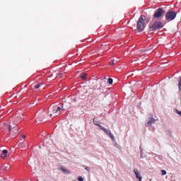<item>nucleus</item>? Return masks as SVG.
<instances>
[{
	"label": "nucleus",
	"mask_w": 181,
	"mask_h": 181,
	"mask_svg": "<svg viewBox=\"0 0 181 181\" xmlns=\"http://www.w3.org/2000/svg\"><path fill=\"white\" fill-rule=\"evenodd\" d=\"M145 21H146L145 16H141L139 17L136 24V29L139 33L144 32L145 29Z\"/></svg>",
	"instance_id": "f257e3e1"
},
{
	"label": "nucleus",
	"mask_w": 181,
	"mask_h": 181,
	"mask_svg": "<svg viewBox=\"0 0 181 181\" xmlns=\"http://www.w3.org/2000/svg\"><path fill=\"white\" fill-rule=\"evenodd\" d=\"M163 28V24L160 21H156L153 24L148 25L149 32H156V30H160Z\"/></svg>",
	"instance_id": "f03ea898"
},
{
	"label": "nucleus",
	"mask_w": 181,
	"mask_h": 181,
	"mask_svg": "<svg viewBox=\"0 0 181 181\" xmlns=\"http://www.w3.org/2000/svg\"><path fill=\"white\" fill-rule=\"evenodd\" d=\"M45 115H46V112L43 111V110H39V112L36 114L35 121L36 122H45L46 120L45 119Z\"/></svg>",
	"instance_id": "7ed1b4c3"
},
{
	"label": "nucleus",
	"mask_w": 181,
	"mask_h": 181,
	"mask_svg": "<svg viewBox=\"0 0 181 181\" xmlns=\"http://www.w3.org/2000/svg\"><path fill=\"white\" fill-rule=\"evenodd\" d=\"M177 13L173 11H168L165 14V19L166 21H174L176 18Z\"/></svg>",
	"instance_id": "20e7f679"
},
{
	"label": "nucleus",
	"mask_w": 181,
	"mask_h": 181,
	"mask_svg": "<svg viewBox=\"0 0 181 181\" xmlns=\"http://www.w3.org/2000/svg\"><path fill=\"white\" fill-rule=\"evenodd\" d=\"M163 13H165V9H163V8H158L156 10L153 14V18L159 19V18L162 17V15H163Z\"/></svg>",
	"instance_id": "39448f33"
},
{
	"label": "nucleus",
	"mask_w": 181,
	"mask_h": 181,
	"mask_svg": "<svg viewBox=\"0 0 181 181\" xmlns=\"http://www.w3.org/2000/svg\"><path fill=\"white\" fill-rule=\"evenodd\" d=\"M103 132L106 134V135H108L110 138H111L112 141H115V137H114V135H112V133H111V131H110L108 129H103Z\"/></svg>",
	"instance_id": "423d86ee"
},
{
	"label": "nucleus",
	"mask_w": 181,
	"mask_h": 181,
	"mask_svg": "<svg viewBox=\"0 0 181 181\" xmlns=\"http://www.w3.org/2000/svg\"><path fill=\"white\" fill-rule=\"evenodd\" d=\"M156 119L153 117L148 118L147 122L146 123V127H152V124H155Z\"/></svg>",
	"instance_id": "0eeeda50"
},
{
	"label": "nucleus",
	"mask_w": 181,
	"mask_h": 181,
	"mask_svg": "<svg viewBox=\"0 0 181 181\" xmlns=\"http://www.w3.org/2000/svg\"><path fill=\"white\" fill-rule=\"evenodd\" d=\"M50 110L53 112V114H58V112H59L62 110V107H58L56 109V106H54V107H51Z\"/></svg>",
	"instance_id": "6e6552de"
},
{
	"label": "nucleus",
	"mask_w": 181,
	"mask_h": 181,
	"mask_svg": "<svg viewBox=\"0 0 181 181\" xmlns=\"http://www.w3.org/2000/svg\"><path fill=\"white\" fill-rule=\"evenodd\" d=\"M134 174L136 175V179H139V181H142V176L141 175V173L138 172V170L135 169L134 170Z\"/></svg>",
	"instance_id": "1a4fd4ad"
},
{
	"label": "nucleus",
	"mask_w": 181,
	"mask_h": 181,
	"mask_svg": "<svg viewBox=\"0 0 181 181\" xmlns=\"http://www.w3.org/2000/svg\"><path fill=\"white\" fill-rule=\"evenodd\" d=\"M1 156L4 159H5V158H6V156H8V150H6V149L3 150L1 152Z\"/></svg>",
	"instance_id": "9d476101"
},
{
	"label": "nucleus",
	"mask_w": 181,
	"mask_h": 181,
	"mask_svg": "<svg viewBox=\"0 0 181 181\" xmlns=\"http://www.w3.org/2000/svg\"><path fill=\"white\" fill-rule=\"evenodd\" d=\"M59 170H62L63 173H65V175H69L70 173V170H69L63 167L59 168Z\"/></svg>",
	"instance_id": "9b49d317"
},
{
	"label": "nucleus",
	"mask_w": 181,
	"mask_h": 181,
	"mask_svg": "<svg viewBox=\"0 0 181 181\" xmlns=\"http://www.w3.org/2000/svg\"><path fill=\"white\" fill-rule=\"evenodd\" d=\"M19 146H20V148H21L22 149H25V148H26V143L21 142V143L19 144Z\"/></svg>",
	"instance_id": "f8f14e48"
},
{
	"label": "nucleus",
	"mask_w": 181,
	"mask_h": 181,
	"mask_svg": "<svg viewBox=\"0 0 181 181\" xmlns=\"http://www.w3.org/2000/svg\"><path fill=\"white\" fill-rule=\"evenodd\" d=\"M178 88H179V91H181V76H180L178 80Z\"/></svg>",
	"instance_id": "ddd939ff"
},
{
	"label": "nucleus",
	"mask_w": 181,
	"mask_h": 181,
	"mask_svg": "<svg viewBox=\"0 0 181 181\" xmlns=\"http://www.w3.org/2000/svg\"><path fill=\"white\" fill-rule=\"evenodd\" d=\"M86 77H87V74H81V78H82L83 80H86Z\"/></svg>",
	"instance_id": "4468645a"
},
{
	"label": "nucleus",
	"mask_w": 181,
	"mask_h": 181,
	"mask_svg": "<svg viewBox=\"0 0 181 181\" xmlns=\"http://www.w3.org/2000/svg\"><path fill=\"white\" fill-rule=\"evenodd\" d=\"M113 145L115 146V148H117V149H121V146H119L117 142H115Z\"/></svg>",
	"instance_id": "2eb2a0df"
},
{
	"label": "nucleus",
	"mask_w": 181,
	"mask_h": 181,
	"mask_svg": "<svg viewBox=\"0 0 181 181\" xmlns=\"http://www.w3.org/2000/svg\"><path fill=\"white\" fill-rule=\"evenodd\" d=\"M112 83H114V80H112V78H109L107 79V83L108 84H112Z\"/></svg>",
	"instance_id": "dca6fc26"
},
{
	"label": "nucleus",
	"mask_w": 181,
	"mask_h": 181,
	"mask_svg": "<svg viewBox=\"0 0 181 181\" xmlns=\"http://www.w3.org/2000/svg\"><path fill=\"white\" fill-rule=\"evenodd\" d=\"M93 124L94 125H96V127L100 125L99 122L95 121V118H93Z\"/></svg>",
	"instance_id": "f3484780"
},
{
	"label": "nucleus",
	"mask_w": 181,
	"mask_h": 181,
	"mask_svg": "<svg viewBox=\"0 0 181 181\" xmlns=\"http://www.w3.org/2000/svg\"><path fill=\"white\" fill-rule=\"evenodd\" d=\"M12 128H13V129H15V128H16V127L15 125H13V126L10 125L8 127V131H12Z\"/></svg>",
	"instance_id": "a211bd4d"
},
{
	"label": "nucleus",
	"mask_w": 181,
	"mask_h": 181,
	"mask_svg": "<svg viewBox=\"0 0 181 181\" xmlns=\"http://www.w3.org/2000/svg\"><path fill=\"white\" fill-rule=\"evenodd\" d=\"M40 86H42V83H39L35 86L34 88L37 89L40 88Z\"/></svg>",
	"instance_id": "6ab92c4d"
},
{
	"label": "nucleus",
	"mask_w": 181,
	"mask_h": 181,
	"mask_svg": "<svg viewBox=\"0 0 181 181\" xmlns=\"http://www.w3.org/2000/svg\"><path fill=\"white\" fill-rule=\"evenodd\" d=\"M151 18H152V16H148V17H147V18H146L147 23H149V22H151Z\"/></svg>",
	"instance_id": "aec40b11"
},
{
	"label": "nucleus",
	"mask_w": 181,
	"mask_h": 181,
	"mask_svg": "<svg viewBox=\"0 0 181 181\" xmlns=\"http://www.w3.org/2000/svg\"><path fill=\"white\" fill-rule=\"evenodd\" d=\"M166 170H161V175H162V176H165V175H166Z\"/></svg>",
	"instance_id": "412c9836"
},
{
	"label": "nucleus",
	"mask_w": 181,
	"mask_h": 181,
	"mask_svg": "<svg viewBox=\"0 0 181 181\" xmlns=\"http://www.w3.org/2000/svg\"><path fill=\"white\" fill-rule=\"evenodd\" d=\"M78 181H84V178H83V177H81V176H79V177H78Z\"/></svg>",
	"instance_id": "4be33fe9"
},
{
	"label": "nucleus",
	"mask_w": 181,
	"mask_h": 181,
	"mask_svg": "<svg viewBox=\"0 0 181 181\" xmlns=\"http://www.w3.org/2000/svg\"><path fill=\"white\" fill-rule=\"evenodd\" d=\"M98 127H99V129H102V131H103L104 129L105 128V127H103V126L100 125V124H99Z\"/></svg>",
	"instance_id": "5701e85b"
},
{
	"label": "nucleus",
	"mask_w": 181,
	"mask_h": 181,
	"mask_svg": "<svg viewBox=\"0 0 181 181\" xmlns=\"http://www.w3.org/2000/svg\"><path fill=\"white\" fill-rule=\"evenodd\" d=\"M6 169H8V164L4 165L3 166V170H6Z\"/></svg>",
	"instance_id": "b1692460"
},
{
	"label": "nucleus",
	"mask_w": 181,
	"mask_h": 181,
	"mask_svg": "<svg viewBox=\"0 0 181 181\" xmlns=\"http://www.w3.org/2000/svg\"><path fill=\"white\" fill-rule=\"evenodd\" d=\"M85 169H86V170H87V172H89V173H90V167L86 166V167H85Z\"/></svg>",
	"instance_id": "393cba45"
},
{
	"label": "nucleus",
	"mask_w": 181,
	"mask_h": 181,
	"mask_svg": "<svg viewBox=\"0 0 181 181\" xmlns=\"http://www.w3.org/2000/svg\"><path fill=\"white\" fill-rule=\"evenodd\" d=\"M140 158H141V159L144 158V152L142 151L141 153H140Z\"/></svg>",
	"instance_id": "a878e982"
},
{
	"label": "nucleus",
	"mask_w": 181,
	"mask_h": 181,
	"mask_svg": "<svg viewBox=\"0 0 181 181\" xmlns=\"http://www.w3.org/2000/svg\"><path fill=\"white\" fill-rule=\"evenodd\" d=\"M139 149H140V153L144 152V148H142V147H140Z\"/></svg>",
	"instance_id": "bb28decb"
},
{
	"label": "nucleus",
	"mask_w": 181,
	"mask_h": 181,
	"mask_svg": "<svg viewBox=\"0 0 181 181\" xmlns=\"http://www.w3.org/2000/svg\"><path fill=\"white\" fill-rule=\"evenodd\" d=\"M110 66H114V60L112 61V62L110 63Z\"/></svg>",
	"instance_id": "cd10ccee"
},
{
	"label": "nucleus",
	"mask_w": 181,
	"mask_h": 181,
	"mask_svg": "<svg viewBox=\"0 0 181 181\" xmlns=\"http://www.w3.org/2000/svg\"><path fill=\"white\" fill-rule=\"evenodd\" d=\"M62 76V74H59V78H62L63 76Z\"/></svg>",
	"instance_id": "c85d7f7f"
},
{
	"label": "nucleus",
	"mask_w": 181,
	"mask_h": 181,
	"mask_svg": "<svg viewBox=\"0 0 181 181\" xmlns=\"http://www.w3.org/2000/svg\"><path fill=\"white\" fill-rule=\"evenodd\" d=\"M74 103H77V99L74 98Z\"/></svg>",
	"instance_id": "c756f323"
},
{
	"label": "nucleus",
	"mask_w": 181,
	"mask_h": 181,
	"mask_svg": "<svg viewBox=\"0 0 181 181\" xmlns=\"http://www.w3.org/2000/svg\"><path fill=\"white\" fill-rule=\"evenodd\" d=\"M21 136H22L23 138H26V136H25V134L21 135Z\"/></svg>",
	"instance_id": "7c9ffc66"
},
{
	"label": "nucleus",
	"mask_w": 181,
	"mask_h": 181,
	"mask_svg": "<svg viewBox=\"0 0 181 181\" xmlns=\"http://www.w3.org/2000/svg\"><path fill=\"white\" fill-rule=\"evenodd\" d=\"M62 107L64 105V103H62Z\"/></svg>",
	"instance_id": "2f4dec72"
},
{
	"label": "nucleus",
	"mask_w": 181,
	"mask_h": 181,
	"mask_svg": "<svg viewBox=\"0 0 181 181\" xmlns=\"http://www.w3.org/2000/svg\"><path fill=\"white\" fill-rule=\"evenodd\" d=\"M105 78H105H107V76H105V78Z\"/></svg>",
	"instance_id": "473e14b6"
},
{
	"label": "nucleus",
	"mask_w": 181,
	"mask_h": 181,
	"mask_svg": "<svg viewBox=\"0 0 181 181\" xmlns=\"http://www.w3.org/2000/svg\"><path fill=\"white\" fill-rule=\"evenodd\" d=\"M50 115V117H52V114L51 115Z\"/></svg>",
	"instance_id": "72a5a7b5"
},
{
	"label": "nucleus",
	"mask_w": 181,
	"mask_h": 181,
	"mask_svg": "<svg viewBox=\"0 0 181 181\" xmlns=\"http://www.w3.org/2000/svg\"><path fill=\"white\" fill-rule=\"evenodd\" d=\"M18 118H22L21 117H19Z\"/></svg>",
	"instance_id": "f704fd0d"
}]
</instances>
